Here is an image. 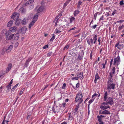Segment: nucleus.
I'll use <instances>...</instances> for the list:
<instances>
[{
  "label": "nucleus",
  "mask_w": 124,
  "mask_h": 124,
  "mask_svg": "<svg viewBox=\"0 0 124 124\" xmlns=\"http://www.w3.org/2000/svg\"><path fill=\"white\" fill-rule=\"evenodd\" d=\"M64 26H63V27L56 28L55 31V34H57L62 32L63 30V27Z\"/></svg>",
  "instance_id": "11"
},
{
  "label": "nucleus",
  "mask_w": 124,
  "mask_h": 124,
  "mask_svg": "<svg viewBox=\"0 0 124 124\" xmlns=\"http://www.w3.org/2000/svg\"><path fill=\"white\" fill-rule=\"evenodd\" d=\"M12 67V64L11 63L9 64L7 67L6 71L7 72H8L10 70Z\"/></svg>",
  "instance_id": "19"
},
{
  "label": "nucleus",
  "mask_w": 124,
  "mask_h": 124,
  "mask_svg": "<svg viewBox=\"0 0 124 124\" xmlns=\"http://www.w3.org/2000/svg\"><path fill=\"white\" fill-rule=\"evenodd\" d=\"M11 85H9L7 86V92H8L11 89Z\"/></svg>",
  "instance_id": "32"
},
{
  "label": "nucleus",
  "mask_w": 124,
  "mask_h": 124,
  "mask_svg": "<svg viewBox=\"0 0 124 124\" xmlns=\"http://www.w3.org/2000/svg\"><path fill=\"white\" fill-rule=\"evenodd\" d=\"M13 82V79H12L11 80L10 82L9 83V85H11V84Z\"/></svg>",
  "instance_id": "61"
},
{
  "label": "nucleus",
  "mask_w": 124,
  "mask_h": 124,
  "mask_svg": "<svg viewBox=\"0 0 124 124\" xmlns=\"http://www.w3.org/2000/svg\"><path fill=\"white\" fill-rule=\"evenodd\" d=\"M98 95V94L97 93H95L93 95V96H92V98H93V97L95 96H97V95Z\"/></svg>",
  "instance_id": "53"
},
{
  "label": "nucleus",
  "mask_w": 124,
  "mask_h": 124,
  "mask_svg": "<svg viewBox=\"0 0 124 124\" xmlns=\"http://www.w3.org/2000/svg\"><path fill=\"white\" fill-rule=\"evenodd\" d=\"M69 116L68 117V120H72L74 118L73 116V114H71V113H70L68 114Z\"/></svg>",
  "instance_id": "17"
},
{
  "label": "nucleus",
  "mask_w": 124,
  "mask_h": 124,
  "mask_svg": "<svg viewBox=\"0 0 124 124\" xmlns=\"http://www.w3.org/2000/svg\"><path fill=\"white\" fill-rule=\"evenodd\" d=\"M76 29V28L75 27H74L73 28H72L70 29V30H68V32H70L71 30H75V29Z\"/></svg>",
  "instance_id": "48"
},
{
  "label": "nucleus",
  "mask_w": 124,
  "mask_h": 124,
  "mask_svg": "<svg viewBox=\"0 0 124 124\" xmlns=\"http://www.w3.org/2000/svg\"><path fill=\"white\" fill-rule=\"evenodd\" d=\"M77 75L78 78L81 79L83 76V73L82 72H80L78 73Z\"/></svg>",
  "instance_id": "25"
},
{
  "label": "nucleus",
  "mask_w": 124,
  "mask_h": 124,
  "mask_svg": "<svg viewBox=\"0 0 124 124\" xmlns=\"http://www.w3.org/2000/svg\"><path fill=\"white\" fill-rule=\"evenodd\" d=\"M66 104V103L65 102H64L62 103V105L63 107H64L65 106Z\"/></svg>",
  "instance_id": "56"
},
{
  "label": "nucleus",
  "mask_w": 124,
  "mask_h": 124,
  "mask_svg": "<svg viewBox=\"0 0 124 124\" xmlns=\"http://www.w3.org/2000/svg\"><path fill=\"white\" fill-rule=\"evenodd\" d=\"M78 109H77V108H75V109L74 110V115H76L78 113Z\"/></svg>",
  "instance_id": "33"
},
{
  "label": "nucleus",
  "mask_w": 124,
  "mask_h": 124,
  "mask_svg": "<svg viewBox=\"0 0 124 124\" xmlns=\"http://www.w3.org/2000/svg\"><path fill=\"white\" fill-rule=\"evenodd\" d=\"M113 61V59H112L111 60V61H110V67H111V65L112 64V62Z\"/></svg>",
  "instance_id": "51"
},
{
  "label": "nucleus",
  "mask_w": 124,
  "mask_h": 124,
  "mask_svg": "<svg viewBox=\"0 0 124 124\" xmlns=\"http://www.w3.org/2000/svg\"><path fill=\"white\" fill-rule=\"evenodd\" d=\"M100 78V77H99L98 73V72H97L95 76V78L94 80V83H96L97 82V79H99Z\"/></svg>",
  "instance_id": "21"
},
{
  "label": "nucleus",
  "mask_w": 124,
  "mask_h": 124,
  "mask_svg": "<svg viewBox=\"0 0 124 124\" xmlns=\"http://www.w3.org/2000/svg\"><path fill=\"white\" fill-rule=\"evenodd\" d=\"M124 27V24L122 25L119 26L118 28V30L119 31L121 30Z\"/></svg>",
  "instance_id": "36"
},
{
  "label": "nucleus",
  "mask_w": 124,
  "mask_h": 124,
  "mask_svg": "<svg viewBox=\"0 0 124 124\" xmlns=\"http://www.w3.org/2000/svg\"><path fill=\"white\" fill-rule=\"evenodd\" d=\"M95 98H93V99H91L89 101V104H91V103L93 101H94V99H95Z\"/></svg>",
  "instance_id": "43"
},
{
  "label": "nucleus",
  "mask_w": 124,
  "mask_h": 124,
  "mask_svg": "<svg viewBox=\"0 0 124 124\" xmlns=\"http://www.w3.org/2000/svg\"><path fill=\"white\" fill-rule=\"evenodd\" d=\"M78 104H77L76 106V108H77V109H78L79 107V104L80 103H79V102H78Z\"/></svg>",
  "instance_id": "58"
},
{
  "label": "nucleus",
  "mask_w": 124,
  "mask_h": 124,
  "mask_svg": "<svg viewBox=\"0 0 124 124\" xmlns=\"http://www.w3.org/2000/svg\"><path fill=\"white\" fill-rule=\"evenodd\" d=\"M97 26V25L96 24H95L93 25L92 26V28L93 29H95L96 28Z\"/></svg>",
  "instance_id": "50"
},
{
  "label": "nucleus",
  "mask_w": 124,
  "mask_h": 124,
  "mask_svg": "<svg viewBox=\"0 0 124 124\" xmlns=\"http://www.w3.org/2000/svg\"><path fill=\"white\" fill-rule=\"evenodd\" d=\"M8 121L7 120H6L4 121L3 123V122L2 123V124H8Z\"/></svg>",
  "instance_id": "49"
},
{
  "label": "nucleus",
  "mask_w": 124,
  "mask_h": 124,
  "mask_svg": "<svg viewBox=\"0 0 124 124\" xmlns=\"http://www.w3.org/2000/svg\"><path fill=\"white\" fill-rule=\"evenodd\" d=\"M14 36V34H13L12 35H10V36H8V37H7L6 38H7V39H8L9 40H10Z\"/></svg>",
  "instance_id": "26"
},
{
  "label": "nucleus",
  "mask_w": 124,
  "mask_h": 124,
  "mask_svg": "<svg viewBox=\"0 0 124 124\" xmlns=\"http://www.w3.org/2000/svg\"><path fill=\"white\" fill-rule=\"evenodd\" d=\"M55 38V35L54 34H53V36L52 38L50 39V41H53Z\"/></svg>",
  "instance_id": "34"
},
{
  "label": "nucleus",
  "mask_w": 124,
  "mask_h": 124,
  "mask_svg": "<svg viewBox=\"0 0 124 124\" xmlns=\"http://www.w3.org/2000/svg\"><path fill=\"white\" fill-rule=\"evenodd\" d=\"M15 22V24L16 25H18L20 24V22L19 20H16Z\"/></svg>",
  "instance_id": "37"
},
{
  "label": "nucleus",
  "mask_w": 124,
  "mask_h": 124,
  "mask_svg": "<svg viewBox=\"0 0 124 124\" xmlns=\"http://www.w3.org/2000/svg\"><path fill=\"white\" fill-rule=\"evenodd\" d=\"M105 102L102 103L100 106V108L103 110H106L108 108H109V106Z\"/></svg>",
  "instance_id": "8"
},
{
  "label": "nucleus",
  "mask_w": 124,
  "mask_h": 124,
  "mask_svg": "<svg viewBox=\"0 0 124 124\" xmlns=\"http://www.w3.org/2000/svg\"><path fill=\"white\" fill-rule=\"evenodd\" d=\"M49 86L48 85H46L44 87V88H43L42 90L44 91L45 90V89L48 86Z\"/></svg>",
  "instance_id": "44"
},
{
  "label": "nucleus",
  "mask_w": 124,
  "mask_h": 124,
  "mask_svg": "<svg viewBox=\"0 0 124 124\" xmlns=\"http://www.w3.org/2000/svg\"><path fill=\"white\" fill-rule=\"evenodd\" d=\"M43 9V6H41L37 10L38 12L40 13L42 11Z\"/></svg>",
  "instance_id": "27"
},
{
  "label": "nucleus",
  "mask_w": 124,
  "mask_h": 124,
  "mask_svg": "<svg viewBox=\"0 0 124 124\" xmlns=\"http://www.w3.org/2000/svg\"><path fill=\"white\" fill-rule=\"evenodd\" d=\"M116 10H114L113 11V12L112 13V15H114L116 13Z\"/></svg>",
  "instance_id": "60"
},
{
  "label": "nucleus",
  "mask_w": 124,
  "mask_h": 124,
  "mask_svg": "<svg viewBox=\"0 0 124 124\" xmlns=\"http://www.w3.org/2000/svg\"><path fill=\"white\" fill-rule=\"evenodd\" d=\"M66 84L65 83L63 84L62 88L63 89H65L66 88Z\"/></svg>",
  "instance_id": "41"
},
{
  "label": "nucleus",
  "mask_w": 124,
  "mask_h": 124,
  "mask_svg": "<svg viewBox=\"0 0 124 124\" xmlns=\"http://www.w3.org/2000/svg\"><path fill=\"white\" fill-rule=\"evenodd\" d=\"M78 78L77 76V77H74L72 78L71 79L72 80H78Z\"/></svg>",
  "instance_id": "42"
},
{
  "label": "nucleus",
  "mask_w": 124,
  "mask_h": 124,
  "mask_svg": "<svg viewBox=\"0 0 124 124\" xmlns=\"http://www.w3.org/2000/svg\"><path fill=\"white\" fill-rule=\"evenodd\" d=\"M115 47H117L119 49H121L123 47V46L122 44H119V43H117L115 45Z\"/></svg>",
  "instance_id": "15"
},
{
  "label": "nucleus",
  "mask_w": 124,
  "mask_h": 124,
  "mask_svg": "<svg viewBox=\"0 0 124 124\" xmlns=\"http://www.w3.org/2000/svg\"><path fill=\"white\" fill-rule=\"evenodd\" d=\"M5 52H6V48L4 47L1 50L0 53V54L1 55H3L4 54Z\"/></svg>",
  "instance_id": "24"
},
{
  "label": "nucleus",
  "mask_w": 124,
  "mask_h": 124,
  "mask_svg": "<svg viewBox=\"0 0 124 124\" xmlns=\"http://www.w3.org/2000/svg\"><path fill=\"white\" fill-rule=\"evenodd\" d=\"M78 59H79V60H81V58H82V57H81L80 56V55H79L78 56Z\"/></svg>",
  "instance_id": "64"
},
{
  "label": "nucleus",
  "mask_w": 124,
  "mask_h": 124,
  "mask_svg": "<svg viewBox=\"0 0 124 124\" xmlns=\"http://www.w3.org/2000/svg\"><path fill=\"white\" fill-rule=\"evenodd\" d=\"M101 114H102L109 115L111 113L108 110H105L103 111Z\"/></svg>",
  "instance_id": "13"
},
{
  "label": "nucleus",
  "mask_w": 124,
  "mask_h": 124,
  "mask_svg": "<svg viewBox=\"0 0 124 124\" xmlns=\"http://www.w3.org/2000/svg\"><path fill=\"white\" fill-rule=\"evenodd\" d=\"M124 20H120L119 21H117V22L118 23H122L123 22H124Z\"/></svg>",
  "instance_id": "52"
},
{
  "label": "nucleus",
  "mask_w": 124,
  "mask_h": 124,
  "mask_svg": "<svg viewBox=\"0 0 124 124\" xmlns=\"http://www.w3.org/2000/svg\"><path fill=\"white\" fill-rule=\"evenodd\" d=\"M79 13V11L78 10H76L75 11L73 14L74 16H76Z\"/></svg>",
  "instance_id": "30"
},
{
  "label": "nucleus",
  "mask_w": 124,
  "mask_h": 124,
  "mask_svg": "<svg viewBox=\"0 0 124 124\" xmlns=\"http://www.w3.org/2000/svg\"><path fill=\"white\" fill-rule=\"evenodd\" d=\"M108 95L107 92L104 93V101L106 102L105 103L108 105H112L114 104L113 98L111 97L108 98Z\"/></svg>",
  "instance_id": "1"
},
{
  "label": "nucleus",
  "mask_w": 124,
  "mask_h": 124,
  "mask_svg": "<svg viewBox=\"0 0 124 124\" xmlns=\"http://www.w3.org/2000/svg\"><path fill=\"white\" fill-rule=\"evenodd\" d=\"M19 10L20 11H22V12L23 13H25V10L23 9V7L20 8L19 9Z\"/></svg>",
  "instance_id": "38"
},
{
  "label": "nucleus",
  "mask_w": 124,
  "mask_h": 124,
  "mask_svg": "<svg viewBox=\"0 0 124 124\" xmlns=\"http://www.w3.org/2000/svg\"><path fill=\"white\" fill-rule=\"evenodd\" d=\"M16 88V87L15 86H14L13 88L11 89V91L13 92Z\"/></svg>",
  "instance_id": "55"
},
{
  "label": "nucleus",
  "mask_w": 124,
  "mask_h": 124,
  "mask_svg": "<svg viewBox=\"0 0 124 124\" xmlns=\"http://www.w3.org/2000/svg\"><path fill=\"white\" fill-rule=\"evenodd\" d=\"M31 59H28V60H27L26 62L25 63L24 65L25 67H27L29 64V62L31 61Z\"/></svg>",
  "instance_id": "29"
},
{
  "label": "nucleus",
  "mask_w": 124,
  "mask_h": 124,
  "mask_svg": "<svg viewBox=\"0 0 124 124\" xmlns=\"http://www.w3.org/2000/svg\"><path fill=\"white\" fill-rule=\"evenodd\" d=\"M119 4L120 5H123L124 4V3L123 1L121 0V1L120 2Z\"/></svg>",
  "instance_id": "47"
},
{
  "label": "nucleus",
  "mask_w": 124,
  "mask_h": 124,
  "mask_svg": "<svg viewBox=\"0 0 124 124\" xmlns=\"http://www.w3.org/2000/svg\"><path fill=\"white\" fill-rule=\"evenodd\" d=\"M34 2L33 0H29L25 4V6H27L28 5H29L30 4H31L33 3Z\"/></svg>",
  "instance_id": "20"
},
{
  "label": "nucleus",
  "mask_w": 124,
  "mask_h": 124,
  "mask_svg": "<svg viewBox=\"0 0 124 124\" xmlns=\"http://www.w3.org/2000/svg\"><path fill=\"white\" fill-rule=\"evenodd\" d=\"M69 2H68V1H67L63 5V8H65L66 7L67 5L69 3Z\"/></svg>",
  "instance_id": "39"
},
{
  "label": "nucleus",
  "mask_w": 124,
  "mask_h": 124,
  "mask_svg": "<svg viewBox=\"0 0 124 124\" xmlns=\"http://www.w3.org/2000/svg\"><path fill=\"white\" fill-rule=\"evenodd\" d=\"M9 30L12 32H15L17 30V28L16 26H14L9 28Z\"/></svg>",
  "instance_id": "16"
},
{
  "label": "nucleus",
  "mask_w": 124,
  "mask_h": 124,
  "mask_svg": "<svg viewBox=\"0 0 124 124\" xmlns=\"http://www.w3.org/2000/svg\"><path fill=\"white\" fill-rule=\"evenodd\" d=\"M13 47V46L12 45H10L7 48H6V52L9 53L10 52L12 49Z\"/></svg>",
  "instance_id": "14"
},
{
  "label": "nucleus",
  "mask_w": 124,
  "mask_h": 124,
  "mask_svg": "<svg viewBox=\"0 0 124 124\" xmlns=\"http://www.w3.org/2000/svg\"><path fill=\"white\" fill-rule=\"evenodd\" d=\"M52 110L54 114L57 113L60 111V108L59 106H57L55 105H53L52 107Z\"/></svg>",
  "instance_id": "7"
},
{
  "label": "nucleus",
  "mask_w": 124,
  "mask_h": 124,
  "mask_svg": "<svg viewBox=\"0 0 124 124\" xmlns=\"http://www.w3.org/2000/svg\"><path fill=\"white\" fill-rule=\"evenodd\" d=\"M107 62V60H106L105 63H103L101 64L99 66V68L101 69H104L105 68V65Z\"/></svg>",
  "instance_id": "12"
},
{
  "label": "nucleus",
  "mask_w": 124,
  "mask_h": 124,
  "mask_svg": "<svg viewBox=\"0 0 124 124\" xmlns=\"http://www.w3.org/2000/svg\"><path fill=\"white\" fill-rule=\"evenodd\" d=\"M75 20V18L74 17H71L70 19V23H72V22H74Z\"/></svg>",
  "instance_id": "31"
},
{
  "label": "nucleus",
  "mask_w": 124,
  "mask_h": 124,
  "mask_svg": "<svg viewBox=\"0 0 124 124\" xmlns=\"http://www.w3.org/2000/svg\"><path fill=\"white\" fill-rule=\"evenodd\" d=\"M97 117L98 118V121L99 122H101V121L102 118L100 116L98 115L97 116Z\"/></svg>",
  "instance_id": "40"
},
{
  "label": "nucleus",
  "mask_w": 124,
  "mask_h": 124,
  "mask_svg": "<svg viewBox=\"0 0 124 124\" xmlns=\"http://www.w3.org/2000/svg\"><path fill=\"white\" fill-rule=\"evenodd\" d=\"M97 13H95L94 15V18L95 19H96V17L97 16Z\"/></svg>",
  "instance_id": "57"
},
{
  "label": "nucleus",
  "mask_w": 124,
  "mask_h": 124,
  "mask_svg": "<svg viewBox=\"0 0 124 124\" xmlns=\"http://www.w3.org/2000/svg\"><path fill=\"white\" fill-rule=\"evenodd\" d=\"M79 83H77L76 85V87L77 88H78V87H79Z\"/></svg>",
  "instance_id": "63"
},
{
  "label": "nucleus",
  "mask_w": 124,
  "mask_h": 124,
  "mask_svg": "<svg viewBox=\"0 0 124 124\" xmlns=\"http://www.w3.org/2000/svg\"><path fill=\"white\" fill-rule=\"evenodd\" d=\"M11 32L9 30V31H7L5 34L6 37L11 35L10 34L11 33Z\"/></svg>",
  "instance_id": "28"
},
{
  "label": "nucleus",
  "mask_w": 124,
  "mask_h": 124,
  "mask_svg": "<svg viewBox=\"0 0 124 124\" xmlns=\"http://www.w3.org/2000/svg\"><path fill=\"white\" fill-rule=\"evenodd\" d=\"M31 115H29L27 114V116L26 118V119H29L30 118V117L31 116Z\"/></svg>",
  "instance_id": "59"
},
{
  "label": "nucleus",
  "mask_w": 124,
  "mask_h": 124,
  "mask_svg": "<svg viewBox=\"0 0 124 124\" xmlns=\"http://www.w3.org/2000/svg\"><path fill=\"white\" fill-rule=\"evenodd\" d=\"M82 95L80 93H78L75 99L76 102L81 103L83 101V100L82 99Z\"/></svg>",
  "instance_id": "4"
},
{
  "label": "nucleus",
  "mask_w": 124,
  "mask_h": 124,
  "mask_svg": "<svg viewBox=\"0 0 124 124\" xmlns=\"http://www.w3.org/2000/svg\"><path fill=\"white\" fill-rule=\"evenodd\" d=\"M52 54V53L51 52H49L47 54V56H51V55Z\"/></svg>",
  "instance_id": "54"
},
{
  "label": "nucleus",
  "mask_w": 124,
  "mask_h": 124,
  "mask_svg": "<svg viewBox=\"0 0 124 124\" xmlns=\"http://www.w3.org/2000/svg\"><path fill=\"white\" fill-rule=\"evenodd\" d=\"M14 39L16 40H17L19 38V34L18 33H17L15 35H14Z\"/></svg>",
  "instance_id": "22"
},
{
  "label": "nucleus",
  "mask_w": 124,
  "mask_h": 124,
  "mask_svg": "<svg viewBox=\"0 0 124 124\" xmlns=\"http://www.w3.org/2000/svg\"><path fill=\"white\" fill-rule=\"evenodd\" d=\"M97 36L96 35H94L93 36V39H89L88 38L86 39L88 43L90 44L93 45V44H95L97 39Z\"/></svg>",
  "instance_id": "3"
},
{
  "label": "nucleus",
  "mask_w": 124,
  "mask_h": 124,
  "mask_svg": "<svg viewBox=\"0 0 124 124\" xmlns=\"http://www.w3.org/2000/svg\"><path fill=\"white\" fill-rule=\"evenodd\" d=\"M48 45H46L45 46H44L43 47V48L44 49H46L47 48H48Z\"/></svg>",
  "instance_id": "46"
},
{
  "label": "nucleus",
  "mask_w": 124,
  "mask_h": 124,
  "mask_svg": "<svg viewBox=\"0 0 124 124\" xmlns=\"http://www.w3.org/2000/svg\"><path fill=\"white\" fill-rule=\"evenodd\" d=\"M111 82H110L109 83H108V81L107 89L108 90L114 89H115V84H111Z\"/></svg>",
  "instance_id": "10"
},
{
  "label": "nucleus",
  "mask_w": 124,
  "mask_h": 124,
  "mask_svg": "<svg viewBox=\"0 0 124 124\" xmlns=\"http://www.w3.org/2000/svg\"><path fill=\"white\" fill-rule=\"evenodd\" d=\"M69 47V46L68 45H66L64 48L63 50H67Z\"/></svg>",
  "instance_id": "45"
},
{
  "label": "nucleus",
  "mask_w": 124,
  "mask_h": 124,
  "mask_svg": "<svg viewBox=\"0 0 124 124\" xmlns=\"http://www.w3.org/2000/svg\"><path fill=\"white\" fill-rule=\"evenodd\" d=\"M27 28L25 26H24L22 27L21 30V31L22 33H24L26 31Z\"/></svg>",
  "instance_id": "18"
},
{
  "label": "nucleus",
  "mask_w": 124,
  "mask_h": 124,
  "mask_svg": "<svg viewBox=\"0 0 124 124\" xmlns=\"http://www.w3.org/2000/svg\"><path fill=\"white\" fill-rule=\"evenodd\" d=\"M13 22V20H11L7 24V26L8 27H10L12 24Z\"/></svg>",
  "instance_id": "23"
},
{
  "label": "nucleus",
  "mask_w": 124,
  "mask_h": 124,
  "mask_svg": "<svg viewBox=\"0 0 124 124\" xmlns=\"http://www.w3.org/2000/svg\"><path fill=\"white\" fill-rule=\"evenodd\" d=\"M120 60L119 56L118 55L116 58H115L113 64L115 66H118L120 63Z\"/></svg>",
  "instance_id": "6"
},
{
  "label": "nucleus",
  "mask_w": 124,
  "mask_h": 124,
  "mask_svg": "<svg viewBox=\"0 0 124 124\" xmlns=\"http://www.w3.org/2000/svg\"><path fill=\"white\" fill-rule=\"evenodd\" d=\"M26 19H24L22 21V24L23 25H25L26 24Z\"/></svg>",
  "instance_id": "35"
},
{
  "label": "nucleus",
  "mask_w": 124,
  "mask_h": 124,
  "mask_svg": "<svg viewBox=\"0 0 124 124\" xmlns=\"http://www.w3.org/2000/svg\"><path fill=\"white\" fill-rule=\"evenodd\" d=\"M2 87L1 86L0 87V93H1L2 91Z\"/></svg>",
  "instance_id": "62"
},
{
  "label": "nucleus",
  "mask_w": 124,
  "mask_h": 124,
  "mask_svg": "<svg viewBox=\"0 0 124 124\" xmlns=\"http://www.w3.org/2000/svg\"><path fill=\"white\" fill-rule=\"evenodd\" d=\"M115 70L116 68L115 67H113L112 68L111 71L109 73L108 79V83L113 82V79L112 78V77L114 76V75L115 74Z\"/></svg>",
  "instance_id": "2"
},
{
  "label": "nucleus",
  "mask_w": 124,
  "mask_h": 124,
  "mask_svg": "<svg viewBox=\"0 0 124 124\" xmlns=\"http://www.w3.org/2000/svg\"><path fill=\"white\" fill-rule=\"evenodd\" d=\"M19 16V14L18 13L14 12L12 14L11 18L14 20H16L18 19Z\"/></svg>",
  "instance_id": "9"
},
{
  "label": "nucleus",
  "mask_w": 124,
  "mask_h": 124,
  "mask_svg": "<svg viewBox=\"0 0 124 124\" xmlns=\"http://www.w3.org/2000/svg\"><path fill=\"white\" fill-rule=\"evenodd\" d=\"M38 17V15L37 14L34 16L33 19L32 21L29 24V28L30 29L31 27L33 26L34 23L37 21Z\"/></svg>",
  "instance_id": "5"
}]
</instances>
